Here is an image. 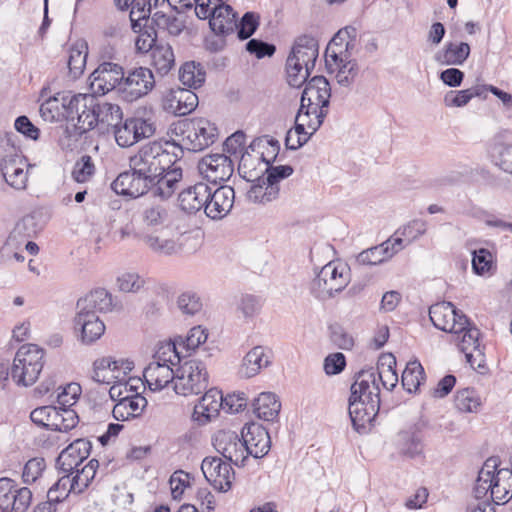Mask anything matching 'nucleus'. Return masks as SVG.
Returning <instances> with one entry per match:
<instances>
[{"label":"nucleus","mask_w":512,"mask_h":512,"mask_svg":"<svg viewBox=\"0 0 512 512\" xmlns=\"http://www.w3.org/2000/svg\"><path fill=\"white\" fill-rule=\"evenodd\" d=\"M72 108L78 112L76 123L67 129V137L77 141L84 133L102 124L114 128L123 118L121 108L117 104L100 100L94 94H77Z\"/></svg>","instance_id":"1"},{"label":"nucleus","mask_w":512,"mask_h":512,"mask_svg":"<svg viewBox=\"0 0 512 512\" xmlns=\"http://www.w3.org/2000/svg\"><path fill=\"white\" fill-rule=\"evenodd\" d=\"M172 146L169 142H148L129 158V167L152 183L178 161L177 154L170 151Z\"/></svg>","instance_id":"2"},{"label":"nucleus","mask_w":512,"mask_h":512,"mask_svg":"<svg viewBox=\"0 0 512 512\" xmlns=\"http://www.w3.org/2000/svg\"><path fill=\"white\" fill-rule=\"evenodd\" d=\"M178 146L191 152H199L212 145L218 137V129L206 118L195 117L180 121L174 128Z\"/></svg>","instance_id":"3"},{"label":"nucleus","mask_w":512,"mask_h":512,"mask_svg":"<svg viewBox=\"0 0 512 512\" xmlns=\"http://www.w3.org/2000/svg\"><path fill=\"white\" fill-rule=\"evenodd\" d=\"M45 351L36 344L22 345L16 352L10 370L12 380L18 386H31L39 378L44 367Z\"/></svg>","instance_id":"4"},{"label":"nucleus","mask_w":512,"mask_h":512,"mask_svg":"<svg viewBox=\"0 0 512 512\" xmlns=\"http://www.w3.org/2000/svg\"><path fill=\"white\" fill-rule=\"evenodd\" d=\"M350 282L347 265L331 261L324 265L310 283L311 294L319 300H327L341 292Z\"/></svg>","instance_id":"5"},{"label":"nucleus","mask_w":512,"mask_h":512,"mask_svg":"<svg viewBox=\"0 0 512 512\" xmlns=\"http://www.w3.org/2000/svg\"><path fill=\"white\" fill-rule=\"evenodd\" d=\"M371 391H355L354 383L351 386L349 398V415L354 429L359 433H365L374 422L380 408V396L377 390L370 385ZM356 390H359L356 388Z\"/></svg>","instance_id":"6"},{"label":"nucleus","mask_w":512,"mask_h":512,"mask_svg":"<svg viewBox=\"0 0 512 512\" xmlns=\"http://www.w3.org/2000/svg\"><path fill=\"white\" fill-rule=\"evenodd\" d=\"M395 366L396 358L392 354L381 355L376 368L363 369L357 374L354 388H358V392H362L361 389L371 391L370 385H373L377 390V396H380L381 384L391 391L398 382Z\"/></svg>","instance_id":"7"},{"label":"nucleus","mask_w":512,"mask_h":512,"mask_svg":"<svg viewBox=\"0 0 512 512\" xmlns=\"http://www.w3.org/2000/svg\"><path fill=\"white\" fill-rule=\"evenodd\" d=\"M331 87L324 76L311 78L302 92L298 111L322 122L328 114Z\"/></svg>","instance_id":"8"},{"label":"nucleus","mask_w":512,"mask_h":512,"mask_svg":"<svg viewBox=\"0 0 512 512\" xmlns=\"http://www.w3.org/2000/svg\"><path fill=\"white\" fill-rule=\"evenodd\" d=\"M208 380L206 365L201 360H186L175 370L173 389L182 396L198 395L207 389Z\"/></svg>","instance_id":"9"},{"label":"nucleus","mask_w":512,"mask_h":512,"mask_svg":"<svg viewBox=\"0 0 512 512\" xmlns=\"http://www.w3.org/2000/svg\"><path fill=\"white\" fill-rule=\"evenodd\" d=\"M30 418L37 425L60 432L73 429L79 421L74 410L63 408L61 405L38 407L31 412Z\"/></svg>","instance_id":"10"},{"label":"nucleus","mask_w":512,"mask_h":512,"mask_svg":"<svg viewBox=\"0 0 512 512\" xmlns=\"http://www.w3.org/2000/svg\"><path fill=\"white\" fill-rule=\"evenodd\" d=\"M113 129L116 143L123 148L131 147L155 133L154 123L142 117L121 120Z\"/></svg>","instance_id":"11"},{"label":"nucleus","mask_w":512,"mask_h":512,"mask_svg":"<svg viewBox=\"0 0 512 512\" xmlns=\"http://www.w3.org/2000/svg\"><path fill=\"white\" fill-rule=\"evenodd\" d=\"M34 224V219L31 216H26L15 225L6 241L0 248V263L7 264L12 259L18 262L24 261L22 254L23 246L26 239L30 238L34 230L29 229Z\"/></svg>","instance_id":"12"},{"label":"nucleus","mask_w":512,"mask_h":512,"mask_svg":"<svg viewBox=\"0 0 512 512\" xmlns=\"http://www.w3.org/2000/svg\"><path fill=\"white\" fill-rule=\"evenodd\" d=\"M215 450L226 460L238 467L246 465L248 460L247 450L243 444L241 435L231 430H219L212 438Z\"/></svg>","instance_id":"13"},{"label":"nucleus","mask_w":512,"mask_h":512,"mask_svg":"<svg viewBox=\"0 0 512 512\" xmlns=\"http://www.w3.org/2000/svg\"><path fill=\"white\" fill-rule=\"evenodd\" d=\"M77 95H64L58 93L57 95L48 98L40 105V116L46 122H56L63 118L67 120V125L64 130L67 135L68 127H72L78 118V112L72 108L73 100Z\"/></svg>","instance_id":"14"},{"label":"nucleus","mask_w":512,"mask_h":512,"mask_svg":"<svg viewBox=\"0 0 512 512\" xmlns=\"http://www.w3.org/2000/svg\"><path fill=\"white\" fill-rule=\"evenodd\" d=\"M429 317L436 328L452 334L462 332L469 324L467 317L460 313L451 302L432 305L429 309Z\"/></svg>","instance_id":"15"},{"label":"nucleus","mask_w":512,"mask_h":512,"mask_svg":"<svg viewBox=\"0 0 512 512\" xmlns=\"http://www.w3.org/2000/svg\"><path fill=\"white\" fill-rule=\"evenodd\" d=\"M32 501V492L7 477L0 478V510L2 512H25Z\"/></svg>","instance_id":"16"},{"label":"nucleus","mask_w":512,"mask_h":512,"mask_svg":"<svg viewBox=\"0 0 512 512\" xmlns=\"http://www.w3.org/2000/svg\"><path fill=\"white\" fill-rule=\"evenodd\" d=\"M197 168L202 178L213 184L228 181L234 173L233 161L223 153L205 155L199 160Z\"/></svg>","instance_id":"17"},{"label":"nucleus","mask_w":512,"mask_h":512,"mask_svg":"<svg viewBox=\"0 0 512 512\" xmlns=\"http://www.w3.org/2000/svg\"><path fill=\"white\" fill-rule=\"evenodd\" d=\"M155 86V78L152 71L146 67L131 70L120 86V93L124 100L133 102L147 95Z\"/></svg>","instance_id":"18"},{"label":"nucleus","mask_w":512,"mask_h":512,"mask_svg":"<svg viewBox=\"0 0 512 512\" xmlns=\"http://www.w3.org/2000/svg\"><path fill=\"white\" fill-rule=\"evenodd\" d=\"M134 363L130 360H115L112 357H102L93 363L92 379L102 384H112L114 381L128 377Z\"/></svg>","instance_id":"19"},{"label":"nucleus","mask_w":512,"mask_h":512,"mask_svg":"<svg viewBox=\"0 0 512 512\" xmlns=\"http://www.w3.org/2000/svg\"><path fill=\"white\" fill-rule=\"evenodd\" d=\"M123 68L112 62H103L90 75V88L93 94H106L115 88L120 91L123 80Z\"/></svg>","instance_id":"20"},{"label":"nucleus","mask_w":512,"mask_h":512,"mask_svg":"<svg viewBox=\"0 0 512 512\" xmlns=\"http://www.w3.org/2000/svg\"><path fill=\"white\" fill-rule=\"evenodd\" d=\"M170 218L171 212L165 202L145 199L141 203L139 221L145 230L158 232L169 225Z\"/></svg>","instance_id":"21"},{"label":"nucleus","mask_w":512,"mask_h":512,"mask_svg":"<svg viewBox=\"0 0 512 512\" xmlns=\"http://www.w3.org/2000/svg\"><path fill=\"white\" fill-rule=\"evenodd\" d=\"M205 479L218 491H228L234 480L231 464L219 457H205L201 464Z\"/></svg>","instance_id":"22"},{"label":"nucleus","mask_w":512,"mask_h":512,"mask_svg":"<svg viewBox=\"0 0 512 512\" xmlns=\"http://www.w3.org/2000/svg\"><path fill=\"white\" fill-rule=\"evenodd\" d=\"M241 438L247 450V456L259 459L268 454L271 441L267 430L258 423L246 424L241 431Z\"/></svg>","instance_id":"23"},{"label":"nucleus","mask_w":512,"mask_h":512,"mask_svg":"<svg viewBox=\"0 0 512 512\" xmlns=\"http://www.w3.org/2000/svg\"><path fill=\"white\" fill-rule=\"evenodd\" d=\"M234 202L235 191L231 186L222 185L214 192L209 188L204 213L212 220H221L229 214Z\"/></svg>","instance_id":"24"},{"label":"nucleus","mask_w":512,"mask_h":512,"mask_svg":"<svg viewBox=\"0 0 512 512\" xmlns=\"http://www.w3.org/2000/svg\"><path fill=\"white\" fill-rule=\"evenodd\" d=\"M112 190L123 196L137 198L152 188V183L145 176L139 175L134 169L120 173L111 183Z\"/></svg>","instance_id":"25"},{"label":"nucleus","mask_w":512,"mask_h":512,"mask_svg":"<svg viewBox=\"0 0 512 512\" xmlns=\"http://www.w3.org/2000/svg\"><path fill=\"white\" fill-rule=\"evenodd\" d=\"M26 166L23 158L13 149L10 154L2 157L0 169L6 183L17 190L26 188L28 173L24 170Z\"/></svg>","instance_id":"26"},{"label":"nucleus","mask_w":512,"mask_h":512,"mask_svg":"<svg viewBox=\"0 0 512 512\" xmlns=\"http://www.w3.org/2000/svg\"><path fill=\"white\" fill-rule=\"evenodd\" d=\"M91 443L86 439H77L66 447L58 456L56 465L62 473H74V469L81 466L88 458L91 451Z\"/></svg>","instance_id":"27"},{"label":"nucleus","mask_w":512,"mask_h":512,"mask_svg":"<svg viewBox=\"0 0 512 512\" xmlns=\"http://www.w3.org/2000/svg\"><path fill=\"white\" fill-rule=\"evenodd\" d=\"M403 238H390L380 245L366 249L358 254L356 261L359 265H378L403 249Z\"/></svg>","instance_id":"28"},{"label":"nucleus","mask_w":512,"mask_h":512,"mask_svg":"<svg viewBox=\"0 0 512 512\" xmlns=\"http://www.w3.org/2000/svg\"><path fill=\"white\" fill-rule=\"evenodd\" d=\"M74 329L79 332V340L83 344H92L104 334L105 325L97 314L77 310Z\"/></svg>","instance_id":"29"},{"label":"nucleus","mask_w":512,"mask_h":512,"mask_svg":"<svg viewBox=\"0 0 512 512\" xmlns=\"http://www.w3.org/2000/svg\"><path fill=\"white\" fill-rule=\"evenodd\" d=\"M341 53V51L336 52L329 47L326 54V65L329 69L336 72L335 78L337 83L348 87L354 82L358 74V65L355 60L344 59Z\"/></svg>","instance_id":"30"},{"label":"nucleus","mask_w":512,"mask_h":512,"mask_svg":"<svg viewBox=\"0 0 512 512\" xmlns=\"http://www.w3.org/2000/svg\"><path fill=\"white\" fill-rule=\"evenodd\" d=\"M198 105V96L191 89L177 88L171 90L164 99V108L176 116H184Z\"/></svg>","instance_id":"31"},{"label":"nucleus","mask_w":512,"mask_h":512,"mask_svg":"<svg viewBox=\"0 0 512 512\" xmlns=\"http://www.w3.org/2000/svg\"><path fill=\"white\" fill-rule=\"evenodd\" d=\"M207 196H209V186L206 183L198 182L180 192L179 207L188 214H195L202 209L205 210Z\"/></svg>","instance_id":"32"},{"label":"nucleus","mask_w":512,"mask_h":512,"mask_svg":"<svg viewBox=\"0 0 512 512\" xmlns=\"http://www.w3.org/2000/svg\"><path fill=\"white\" fill-rule=\"evenodd\" d=\"M454 335L453 341L457 344L460 351L465 354L466 360L471 367H474L477 358L482 361L483 352L479 344L480 331L476 327H470L468 324L465 330Z\"/></svg>","instance_id":"33"},{"label":"nucleus","mask_w":512,"mask_h":512,"mask_svg":"<svg viewBox=\"0 0 512 512\" xmlns=\"http://www.w3.org/2000/svg\"><path fill=\"white\" fill-rule=\"evenodd\" d=\"M213 13L208 18L211 30L220 36H226L234 33L237 28L236 13L233 8L221 2L217 6H213Z\"/></svg>","instance_id":"34"},{"label":"nucleus","mask_w":512,"mask_h":512,"mask_svg":"<svg viewBox=\"0 0 512 512\" xmlns=\"http://www.w3.org/2000/svg\"><path fill=\"white\" fill-rule=\"evenodd\" d=\"M182 177V168L176 162L171 168L154 179L151 188L153 189V195L160 197L162 200L170 198L178 189Z\"/></svg>","instance_id":"35"},{"label":"nucleus","mask_w":512,"mask_h":512,"mask_svg":"<svg viewBox=\"0 0 512 512\" xmlns=\"http://www.w3.org/2000/svg\"><path fill=\"white\" fill-rule=\"evenodd\" d=\"M116 401L112 413L117 421H128L137 418L147 406L146 398L139 393H132L131 396H125Z\"/></svg>","instance_id":"36"},{"label":"nucleus","mask_w":512,"mask_h":512,"mask_svg":"<svg viewBox=\"0 0 512 512\" xmlns=\"http://www.w3.org/2000/svg\"><path fill=\"white\" fill-rule=\"evenodd\" d=\"M114 308L112 295L104 288H97L77 301L76 309L84 312H110Z\"/></svg>","instance_id":"37"},{"label":"nucleus","mask_w":512,"mask_h":512,"mask_svg":"<svg viewBox=\"0 0 512 512\" xmlns=\"http://www.w3.org/2000/svg\"><path fill=\"white\" fill-rule=\"evenodd\" d=\"M143 377L152 391H160L170 383L174 385L175 371L170 365L151 361L144 369Z\"/></svg>","instance_id":"38"},{"label":"nucleus","mask_w":512,"mask_h":512,"mask_svg":"<svg viewBox=\"0 0 512 512\" xmlns=\"http://www.w3.org/2000/svg\"><path fill=\"white\" fill-rule=\"evenodd\" d=\"M318 49V41L313 36L302 35L295 41L288 57L314 69L318 57Z\"/></svg>","instance_id":"39"},{"label":"nucleus","mask_w":512,"mask_h":512,"mask_svg":"<svg viewBox=\"0 0 512 512\" xmlns=\"http://www.w3.org/2000/svg\"><path fill=\"white\" fill-rule=\"evenodd\" d=\"M270 364V357L262 346H255L244 356L238 374L241 378H251Z\"/></svg>","instance_id":"40"},{"label":"nucleus","mask_w":512,"mask_h":512,"mask_svg":"<svg viewBox=\"0 0 512 512\" xmlns=\"http://www.w3.org/2000/svg\"><path fill=\"white\" fill-rule=\"evenodd\" d=\"M491 481V500L497 505L507 503L512 498V470H494Z\"/></svg>","instance_id":"41"},{"label":"nucleus","mask_w":512,"mask_h":512,"mask_svg":"<svg viewBox=\"0 0 512 512\" xmlns=\"http://www.w3.org/2000/svg\"><path fill=\"white\" fill-rule=\"evenodd\" d=\"M253 412L264 421H274L277 419L281 403L277 396L272 392H262L253 401Z\"/></svg>","instance_id":"42"},{"label":"nucleus","mask_w":512,"mask_h":512,"mask_svg":"<svg viewBox=\"0 0 512 512\" xmlns=\"http://www.w3.org/2000/svg\"><path fill=\"white\" fill-rule=\"evenodd\" d=\"M247 191V198L253 203H269L279 197L280 187L271 182H267L264 176L259 177Z\"/></svg>","instance_id":"43"},{"label":"nucleus","mask_w":512,"mask_h":512,"mask_svg":"<svg viewBox=\"0 0 512 512\" xmlns=\"http://www.w3.org/2000/svg\"><path fill=\"white\" fill-rule=\"evenodd\" d=\"M498 466L496 458H489L485 461L475 481L473 493L476 499H483L489 495L491 499V483L493 472Z\"/></svg>","instance_id":"44"},{"label":"nucleus","mask_w":512,"mask_h":512,"mask_svg":"<svg viewBox=\"0 0 512 512\" xmlns=\"http://www.w3.org/2000/svg\"><path fill=\"white\" fill-rule=\"evenodd\" d=\"M470 54L468 43H449L435 55V60L441 65H461Z\"/></svg>","instance_id":"45"},{"label":"nucleus","mask_w":512,"mask_h":512,"mask_svg":"<svg viewBox=\"0 0 512 512\" xmlns=\"http://www.w3.org/2000/svg\"><path fill=\"white\" fill-rule=\"evenodd\" d=\"M151 65L161 75H166L175 66V55L169 44H158L150 53Z\"/></svg>","instance_id":"46"},{"label":"nucleus","mask_w":512,"mask_h":512,"mask_svg":"<svg viewBox=\"0 0 512 512\" xmlns=\"http://www.w3.org/2000/svg\"><path fill=\"white\" fill-rule=\"evenodd\" d=\"M205 391L199 404L195 407V412L210 420L218 414L221 408L223 409V395L215 388Z\"/></svg>","instance_id":"47"},{"label":"nucleus","mask_w":512,"mask_h":512,"mask_svg":"<svg viewBox=\"0 0 512 512\" xmlns=\"http://www.w3.org/2000/svg\"><path fill=\"white\" fill-rule=\"evenodd\" d=\"M140 238L149 249L158 254L172 255L180 250L175 240L164 238L157 232L144 233Z\"/></svg>","instance_id":"48"},{"label":"nucleus","mask_w":512,"mask_h":512,"mask_svg":"<svg viewBox=\"0 0 512 512\" xmlns=\"http://www.w3.org/2000/svg\"><path fill=\"white\" fill-rule=\"evenodd\" d=\"M206 73L200 63L190 61L184 63L179 70L180 82L190 89H196L202 86L205 81Z\"/></svg>","instance_id":"49"},{"label":"nucleus","mask_w":512,"mask_h":512,"mask_svg":"<svg viewBox=\"0 0 512 512\" xmlns=\"http://www.w3.org/2000/svg\"><path fill=\"white\" fill-rule=\"evenodd\" d=\"M88 46L85 41H78L69 50L68 68L73 78H78L84 72Z\"/></svg>","instance_id":"50"},{"label":"nucleus","mask_w":512,"mask_h":512,"mask_svg":"<svg viewBox=\"0 0 512 512\" xmlns=\"http://www.w3.org/2000/svg\"><path fill=\"white\" fill-rule=\"evenodd\" d=\"M99 467V462L96 459H91L82 468L74 469L75 475L71 478V488L76 490V494L84 492L92 480L95 478L96 471Z\"/></svg>","instance_id":"51"},{"label":"nucleus","mask_w":512,"mask_h":512,"mask_svg":"<svg viewBox=\"0 0 512 512\" xmlns=\"http://www.w3.org/2000/svg\"><path fill=\"white\" fill-rule=\"evenodd\" d=\"M425 379L424 369L417 360L407 363L401 377L403 388L412 393L417 391Z\"/></svg>","instance_id":"52"},{"label":"nucleus","mask_w":512,"mask_h":512,"mask_svg":"<svg viewBox=\"0 0 512 512\" xmlns=\"http://www.w3.org/2000/svg\"><path fill=\"white\" fill-rule=\"evenodd\" d=\"M179 343L178 340L168 341L160 343L154 356V362H160V364H166L175 366L177 364H181V351H179Z\"/></svg>","instance_id":"53"},{"label":"nucleus","mask_w":512,"mask_h":512,"mask_svg":"<svg viewBox=\"0 0 512 512\" xmlns=\"http://www.w3.org/2000/svg\"><path fill=\"white\" fill-rule=\"evenodd\" d=\"M454 403L461 412L475 413L480 408L482 400L475 389L465 388L456 392Z\"/></svg>","instance_id":"54"},{"label":"nucleus","mask_w":512,"mask_h":512,"mask_svg":"<svg viewBox=\"0 0 512 512\" xmlns=\"http://www.w3.org/2000/svg\"><path fill=\"white\" fill-rule=\"evenodd\" d=\"M322 123L320 119L313 118L298 111L295 117V127L292 131L298 134L301 140L306 143L310 136L320 128Z\"/></svg>","instance_id":"55"},{"label":"nucleus","mask_w":512,"mask_h":512,"mask_svg":"<svg viewBox=\"0 0 512 512\" xmlns=\"http://www.w3.org/2000/svg\"><path fill=\"white\" fill-rule=\"evenodd\" d=\"M152 22L159 30L172 36H178L185 27L184 22L176 16L167 15L160 11L154 13Z\"/></svg>","instance_id":"56"},{"label":"nucleus","mask_w":512,"mask_h":512,"mask_svg":"<svg viewBox=\"0 0 512 512\" xmlns=\"http://www.w3.org/2000/svg\"><path fill=\"white\" fill-rule=\"evenodd\" d=\"M313 68H310L300 62L293 60V58H287L286 61V72L288 84L292 87H300L307 81Z\"/></svg>","instance_id":"57"},{"label":"nucleus","mask_w":512,"mask_h":512,"mask_svg":"<svg viewBox=\"0 0 512 512\" xmlns=\"http://www.w3.org/2000/svg\"><path fill=\"white\" fill-rule=\"evenodd\" d=\"M64 475L61 476L56 483L53 484V486L50 487V489L47 492V498L50 501H54L57 504L64 501L70 493H75L76 490L71 488L72 480H71V473H63Z\"/></svg>","instance_id":"58"},{"label":"nucleus","mask_w":512,"mask_h":512,"mask_svg":"<svg viewBox=\"0 0 512 512\" xmlns=\"http://www.w3.org/2000/svg\"><path fill=\"white\" fill-rule=\"evenodd\" d=\"M208 338V333L202 326L191 328L185 338H177L179 346L187 352L195 351Z\"/></svg>","instance_id":"59"},{"label":"nucleus","mask_w":512,"mask_h":512,"mask_svg":"<svg viewBox=\"0 0 512 512\" xmlns=\"http://www.w3.org/2000/svg\"><path fill=\"white\" fill-rule=\"evenodd\" d=\"M258 158L252 157L248 152L242 153L238 164V173L247 182H254L261 177L262 169H257Z\"/></svg>","instance_id":"60"},{"label":"nucleus","mask_w":512,"mask_h":512,"mask_svg":"<svg viewBox=\"0 0 512 512\" xmlns=\"http://www.w3.org/2000/svg\"><path fill=\"white\" fill-rule=\"evenodd\" d=\"M177 307L185 315H195L202 310L203 304L197 293L185 291L177 298Z\"/></svg>","instance_id":"61"},{"label":"nucleus","mask_w":512,"mask_h":512,"mask_svg":"<svg viewBox=\"0 0 512 512\" xmlns=\"http://www.w3.org/2000/svg\"><path fill=\"white\" fill-rule=\"evenodd\" d=\"M399 444L402 452L410 457L420 454L423 448L420 435L411 431L399 433Z\"/></svg>","instance_id":"62"},{"label":"nucleus","mask_w":512,"mask_h":512,"mask_svg":"<svg viewBox=\"0 0 512 512\" xmlns=\"http://www.w3.org/2000/svg\"><path fill=\"white\" fill-rule=\"evenodd\" d=\"M134 383H140V379L125 377L124 379L114 381L109 389V395L112 400L124 398L125 396H131L132 393L137 392V386Z\"/></svg>","instance_id":"63"},{"label":"nucleus","mask_w":512,"mask_h":512,"mask_svg":"<svg viewBox=\"0 0 512 512\" xmlns=\"http://www.w3.org/2000/svg\"><path fill=\"white\" fill-rule=\"evenodd\" d=\"M117 287L125 293H136L144 286V279L135 272H124L117 277Z\"/></svg>","instance_id":"64"}]
</instances>
